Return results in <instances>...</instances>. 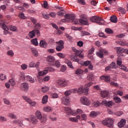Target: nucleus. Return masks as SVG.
<instances>
[{
  "instance_id": "10",
  "label": "nucleus",
  "mask_w": 128,
  "mask_h": 128,
  "mask_svg": "<svg viewBox=\"0 0 128 128\" xmlns=\"http://www.w3.org/2000/svg\"><path fill=\"white\" fill-rule=\"evenodd\" d=\"M80 102L82 104H84V106H88L89 104H90V100L84 96L80 98Z\"/></svg>"
},
{
  "instance_id": "57",
  "label": "nucleus",
  "mask_w": 128,
  "mask_h": 128,
  "mask_svg": "<svg viewBox=\"0 0 128 128\" xmlns=\"http://www.w3.org/2000/svg\"><path fill=\"white\" fill-rule=\"evenodd\" d=\"M87 78L88 80H94V74H89Z\"/></svg>"
},
{
  "instance_id": "40",
  "label": "nucleus",
  "mask_w": 128,
  "mask_h": 128,
  "mask_svg": "<svg viewBox=\"0 0 128 128\" xmlns=\"http://www.w3.org/2000/svg\"><path fill=\"white\" fill-rule=\"evenodd\" d=\"M22 98H23V100H26V102H28V104L29 102H30V100H32V99H30V98L29 97L26 96H22Z\"/></svg>"
},
{
  "instance_id": "36",
  "label": "nucleus",
  "mask_w": 128,
  "mask_h": 128,
  "mask_svg": "<svg viewBox=\"0 0 128 128\" xmlns=\"http://www.w3.org/2000/svg\"><path fill=\"white\" fill-rule=\"evenodd\" d=\"M31 42L32 44H34V46H38V39L36 38L32 39L31 40Z\"/></svg>"
},
{
  "instance_id": "48",
  "label": "nucleus",
  "mask_w": 128,
  "mask_h": 128,
  "mask_svg": "<svg viewBox=\"0 0 128 128\" xmlns=\"http://www.w3.org/2000/svg\"><path fill=\"white\" fill-rule=\"evenodd\" d=\"M120 70H124V72H128V70L126 66L124 65H121L120 67Z\"/></svg>"
},
{
  "instance_id": "51",
  "label": "nucleus",
  "mask_w": 128,
  "mask_h": 128,
  "mask_svg": "<svg viewBox=\"0 0 128 128\" xmlns=\"http://www.w3.org/2000/svg\"><path fill=\"white\" fill-rule=\"evenodd\" d=\"M18 16H19L20 18H21V20H24V18H26L24 14L22 12L19 13Z\"/></svg>"
},
{
  "instance_id": "61",
  "label": "nucleus",
  "mask_w": 128,
  "mask_h": 128,
  "mask_svg": "<svg viewBox=\"0 0 128 128\" xmlns=\"http://www.w3.org/2000/svg\"><path fill=\"white\" fill-rule=\"evenodd\" d=\"M7 54L8 56H14V52H12V50H10L8 51Z\"/></svg>"
},
{
  "instance_id": "11",
  "label": "nucleus",
  "mask_w": 128,
  "mask_h": 128,
  "mask_svg": "<svg viewBox=\"0 0 128 128\" xmlns=\"http://www.w3.org/2000/svg\"><path fill=\"white\" fill-rule=\"evenodd\" d=\"M24 120L22 119H18L12 121V124H18V126L22 128L24 126Z\"/></svg>"
},
{
  "instance_id": "50",
  "label": "nucleus",
  "mask_w": 128,
  "mask_h": 128,
  "mask_svg": "<svg viewBox=\"0 0 128 128\" xmlns=\"http://www.w3.org/2000/svg\"><path fill=\"white\" fill-rule=\"evenodd\" d=\"M40 24L38 23L36 24L34 26V30H40Z\"/></svg>"
},
{
  "instance_id": "3",
  "label": "nucleus",
  "mask_w": 128,
  "mask_h": 128,
  "mask_svg": "<svg viewBox=\"0 0 128 128\" xmlns=\"http://www.w3.org/2000/svg\"><path fill=\"white\" fill-rule=\"evenodd\" d=\"M90 20L92 22H96V24L100 26H102V24H104V20L102 18L98 16H92L90 18Z\"/></svg>"
},
{
  "instance_id": "47",
  "label": "nucleus",
  "mask_w": 128,
  "mask_h": 128,
  "mask_svg": "<svg viewBox=\"0 0 128 128\" xmlns=\"http://www.w3.org/2000/svg\"><path fill=\"white\" fill-rule=\"evenodd\" d=\"M8 82L12 86H16V82H14V79H10Z\"/></svg>"
},
{
  "instance_id": "16",
  "label": "nucleus",
  "mask_w": 128,
  "mask_h": 128,
  "mask_svg": "<svg viewBox=\"0 0 128 128\" xmlns=\"http://www.w3.org/2000/svg\"><path fill=\"white\" fill-rule=\"evenodd\" d=\"M81 18L84 19L80 20V24H85V26L88 25V20L86 19V16L85 15H82Z\"/></svg>"
},
{
  "instance_id": "22",
  "label": "nucleus",
  "mask_w": 128,
  "mask_h": 128,
  "mask_svg": "<svg viewBox=\"0 0 128 128\" xmlns=\"http://www.w3.org/2000/svg\"><path fill=\"white\" fill-rule=\"evenodd\" d=\"M47 62H51L50 64H54V61L56 60V59L54 58V57L52 56H48L46 58Z\"/></svg>"
},
{
  "instance_id": "34",
  "label": "nucleus",
  "mask_w": 128,
  "mask_h": 128,
  "mask_svg": "<svg viewBox=\"0 0 128 128\" xmlns=\"http://www.w3.org/2000/svg\"><path fill=\"white\" fill-rule=\"evenodd\" d=\"M118 12H121V14H124L126 12V10H124V8L122 7H120L119 8H118Z\"/></svg>"
},
{
  "instance_id": "60",
  "label": "nucleus",
  "mask_w": 128,
  "mask_h": 128,
  "mask_svg": "<svg viewBox=\"0 0 128 128\" xmlns=\"http://www.w3.org/2000/svg\"><path fill=\"white\" fill-rule=\"evenodd\" d=\"M29 104L31 106H36V102H32V100H30V102H28Z\"/></svg>"
},
{
  "instance_id": "30",
  "label": "nucleus",
  "mask_w": 128,
  "mask_h": 128,
  "mask_svg": "<svg viewBox=\"0 0 128 128\" xmlns=\"http://www.w3.org/2000/svg\"><path fill=\"white\" fill-rule=\"evenodd\" d=\"M31 52L34 54V56H38V50H36V48H32Z\"/></svg>"
},
{
  "instance_id": "46",
  "label": "nucleus",
  "mask_w": 128,
  "mask_h": 128,
  "mask_svg": "<svg viewBox=\"0 0 128 128\" xmlns=\"http://www.w3.org/2000/svg\"><path fill=\"white\" fill-rule=\"evenodd\" d=\"M45 70H47V73L48 72H52L56 70L55 69H54V68H52V67H47V68H45Z\"/></svg>"
},
{
  "instance_id": "6",
  "label": "nucleus",
  "mask_w": 128,
  "mask_h": 128,
  "mask_svg": "<svg viewBox=\"0 0 128 128\" xmlns=\"http://www.w3.org/2000/svg\"><path fill=\"white\" fill-rule=\"evenodd\" d=\"M68 84V80H66V79L61 78L59 79L56 81V84L59 86L64 88Z\"/></svg>"
},
{
  "instance_id": "35",
  "label": "nucleus",
  "mask_w": 128,
  "mask_h": 128,
  "mask_svg": "<svg viewBox=\"0 0 128 128\" xmlns=\"http://www.w3.org/2000/svg\"><path fill=\"white\" fill-rule=\"evenodd\" d=\"M118 18L116 16H112L110 18V20L112 22H118L117 20Z\"/></svg>"
},
{
  "instance_id": "1",
  "label": "nucleus",
  "mask_w": 128,
  "mask_h": 128,
  "mask_svg": "<svg viewBox=\"0 0 128 128\" xmlns=\"http://www.w3.org/2000/svg\"><path fill=\"white\" fill-rule=\"evenodd\" d=\"M94 84V83L92 82H90L89 83H88L86 85L85 88H84L82 86H81L78 88V92L80 94H88V88L90 86H92Z\"/></svg>"
},
{
  "instance_id": "14",
  "label": "nucleus",
  "mask_w": 128,
  "mask_h": 128,
  "mask_svg": "<svg viewBox=\"0 0 128 128\" xmlns=\"http://www.w3.org/2000/svg\"><path fill=\"white\" fill-rule=\"evenodd\" d=\"M21 90L24 92H28V84L26 82L22 83L20 86Z\"/></svg>"
},
{
  "instance_id": "18",
  "label": "nucleus",
  "mask_w": 128,
  "mask_h": 128,
  "mask_svg": "<svg viewBox=\"0 0 128 128\" xmlns=\"http://www.w3.org/2000/svg\"><path fill=\"white\" fill-rule=\"evenodd\" d=\"M29 68H36L38 70H40V62H37L36 64L34 62H30L28 65Z\"/></svg>"
},
{
  "instance_id": "25",
  "label": "nucleus",
  "mask_w": 128,
  "mask_h": 128,
  "mask_svg": "<svg viewBox=\"0 0 128 128\" xmlns=\"http://www.w3.org/2000/svg\"><path fill=\"white\" fill-rule=\"evenodd\" d=\"M117 44H120L122 46H128V43L126 42L120 41V40H116V42Z\"/></svg>"
},
{
  "instance_id": "9",
  "label": "nucleus",
  "mask_w": 128,
  "mask_h": 128,
  "mask_svg": "<svg viewBox=\"0 0 128 128\" xmlns=\"http://www.w3.org/2000/svg\"><path fill=\"white\" fill-rule=\"evenodd\" d=\"M116 68V64L114 62H112L110 66H107L105 68V71L106 72H108L109 70L110 72L112 70Z\"/></svg>"
},
{
  "instance_id": "5",
  "label": "nucleus",
  "mask_w": 128,
  "mask_h": 128,
  "mask_svg": "<svg viewBox=\"0 0 128 128\" xmlns=\"http://www.w3.org/2000/svg\"><path fill=\"white\" fill-rule=\"evenodd\" d=\"M102 124L104 126H106L108 128H114V120L107 118L102 121Z\"/></svg>"
},
{
  "instance_id": "21",
  "label": "nucleus",
  "mask_w": 128,
  "mask_h": 128,
  "mask_svg": "<svg viewBox=\"0 0 128 128\" xmlns=\"http://www.w3.org/2000/svg\"><path fill=\"white\" fill-rule=\"evenodd\" d=\"M100 78L106 82H110V76H100Z\"/></svg>"
},
{
  "instance_id": "62",
  "label": "nucleus",
  "mask_w": 128,
  "mask_h": 128,
  "mask_svg": "<svg viewBox=\"0 0 128 128\" xmlns=\"http://www.w3.org/2000/svg\"><path fill=\"white\" fill-rule=\"evenodd\" d=\"M0 80H6V75H4V74H0Z\"/></svg>"
},
{
  "instance_id": "33",
  "label": "nucleus",
  "mask_w": 128,
  "mask_h": 128,
  "mask_svg": "<svg viewBox=\"0 0 128 128\" xmlns=\"http://www.w3.org/2000/svg\"><path fill=\"white\" fill-rule=\"evenodd\" d=\"M44 112H50L52 111V108L49 106L44 107Z\"/></svg>"
},
{
  "instance_id": "52",
  "label": "nucleus",
  "mask_w": 128,
  "mask_h": 128,
  "mask_svg": "<svg viewBox=\"0 0 128 128\" xmlns=\"http://www.w3.org/2000/svg\"><path fill=\"white\" fill-rule=\"evenodd\" d=\"M52 98H58V93H52L51 94Z\"/></svg>"
},
{
  "instance_id": "20",
  "label": "nucleus",
  "mask_w": 128,
  "mask_h": 128,
  "mask_svg": "<svg viewBox=\"0 0 128 128\" xmlns=\"http://www.w3.org/2000/svg\"><path fill=\"white\" fill-rule=\"evenodd\" d=\"M30 122L32 124H38V118L36 116L34 115H31L30 116Z\"/></svg>"
},
{
  "instance_id": "32",
  "label": "nucleus",
  "mask_w": 128,
  "mask_h": 128,
  "mask_svg": "<svg viewBox=\"0 0 128 128\" xmlns=\"http://www.w3.org/2000/svg\"><path fill=\"white\" fill-rule=\"evenodd\" d=\"M66 14V11L64 10H61L60 11L58 12H57V15L59 16H64V14Z\"/></svg>"
},
{
  "instance_id": "17",
  "label": "nucleus",
  "mask_w": 128,
  "mask_h": 128,
  "mask_svg": "<svg viewBox=\"0 0 128 128\" xmlns=\"http://www.w3.org/2000/svg\"><path fill=\"white\" fill-rule=\"evenodd\" d=\"M72 92L73 94H76V92H78V94H80V92H78V89H72L71 90L66 91L64 92V94L65 96H70V94Z\"/></svg>"
},
{
  "instance_id": "58",
  "label": "nucleus",
  "mask_w": 128,
  "mask_h": 128,
  "mask_svg": "<svg viewBox=\"0 0 128 128\" xmlns=\"http://www.w3.org/2000/svg\"><path fill=\"white\" fill-rule=\"evenodd\" d=\"M91 62H90V61L86 60L82 64V66H88L90 64Z\"/></svg>"
},
{
  "instance_id": "63",
  "label": "nucleus",
  "mask_w": 128,
  "mask_h": 128,
  "mask_svg": "<svg viewBox=\"0 0 128 128\" xmlns=\"http://www.w3.org/2000/svg\"><path fill=\"white\" fill-rule=\"evenodd\" d=\"M49 16L51 18H55L56 16V12H51L49 14Z\"/></svg>"
},
{
  "instance_id": "19",
  "label": "nucleus",
  "mask_w": 128,
  "mask_h": 128,
  "mask_svg": "<svg viewBox=\"0 0 128 128\" xmlns=\"http://www.w3.org/2000/svg\"><path fill=\"white\" fill-rule=\"evenodd\" d=\"M102 104H104L106 106H108V108H112V106H114V102L112 101H106V100H103L102 102Z\"/></svg>"
},
{
  "instance_id": "26",
  "label": "nucleus",
  "mask_w": 128,
  "mask_h": 128,
  "mask_svg": "<svg viewBox=\"0 0 128 128\" xmlns=\"http://www.w3.org/2000/svg\"><path fill=\"white\" fill-rule=\"evenodd\" d=\"M63 104H65V106H68L70 104V98L68 97H66L62 98Z\"/></svg>"
},
{
  "instance_id": "28",
  "label": "nucleus",
  "mask_w": 128,
  "mask_h": 128,
  "mask_svg": "<svg viewBox=\"0 0 128 128\" xmlns=\"http://www.w3.org/2000/svg\"><path fill=\"white\" fill-rule=\"evenodd\" d=\"M26 80L30 82V84H34L36 82L34 79L30 76H26Z\"/></svg>"
},
{
  "instance_id": "45",
  "label": "nucleus",
  "mask_w": 128,
  "mask_h": 128,
  "mask_svg": "<svg viewBox=\"0 0 128 128\" xmlns=\"http://www.w3.org/2000/svg\"><path fill=\"white\" fill-rule=\"evenodd\" d=\"M66 64H67V66L70 68H72L74 67L72 66V62L68 60H66L65 61Z\"/></svg>"
},
{
  "instance_id": "53",
  "label": "nucleus",
  "mask_w": 128,
  "mask_h": 128,
  "mask_svg": "<svg viewBox=\"0 0 128 128\" xmlns=\"http://www.w3.org/2000/svg\"><path fill=\"white\" fill-rule=\"evenodd\" d=\"M20 78L21 80H26V76H24V73L21 72L20 74Z\"/></svg>"
},
{
  "instance_id": "13",
  "label": "nucleus",
  "mask_w": 128,
  "mask_h": 128,
  "mask_svg": "<svg viewBox=\"0 0 128 128\" xmlns=\"http://www.w3.org/2000/svg\"><path fill=\"white\" fill-rule=\"evenodd\" d=\"M64 110L67 114H72V116H76V110H72V109L68 107L64 108Z\"/></svg>"
},
{
  "instance_id": "4",
  "label": "nucleus",
  "mask_w": 128,
  "mask_h": 128,
  "mask_svg": "<svg viewBox=\"0 0 128 128\" xmlns=\"http://www.w3.org/2000/svg\"><path fill=\"white\" fill-rule=\"evenodd\" d=\"M65 18L67 20H70L74 24H78L80 20L76 18V15L74 14H66L64 16Z\"/></svg>"
},
{
  "instance_id": "55",
  "label": "nucleus",
  "mask_w": 128,
  "mask_h": 128,
  "mask_svg": "<svg viewBox=\"0 0 128 128\" xmlns=\"http://www.w3.org/2000/svg\"><path fill=\"white\" fill-rule=\"evenodd\" d=\"M42 6L44 8H48V2L44 1V4L42 5Z\"/></svg>"
},
{
  "instance_id": "27",
  "label": "nucleus",
  "mask_w": 128,
  "mask_h": 128,
  "mask_svg": "<svg viewBox=\"0 0 128 128\" xmlns=\"http://www.w3.org/2000/svg\"><path fill=\"white\" fill-rule=\"evenodd\" d=\"M114 50H116L117 54H122V52H124V49L122 48L116 47Z\"/></svg>"
},
{
  "instance_id": "24",
  "label": "nucleus",
  "mask_w": 128,
  "mask_h": 128,
  "mask_svg": "<svg viewBox=\"0 0 128 128\" xmlns=\"http://www.w3.org/2000/svg\"><path fill=\"white\" fill-rule=\"evenodd\" d=\"M74 52L76 56H79V58H84V55L82 54V51L76 50V48H74Z\"/></svg>"
},
{
  "instance_id": "38",
  "label": "nucleus",
  "mask_w": 128,
  "mask_h": 128,
  "mask_svg": "<svg viewBox=\"0 0 128 128\" xmlns=\"http://www.w3.org/2000/svg\"><path fill=\"white\" fill-rule=\"evenodd\" d=\"M48 95L44 96L42 98V104H46V102H48Z\"/></svg>"
},
{
  "instance_id": "49",
  "label": "nucleus",
  "mask_w": 128,
  "mask_h": 128,
  "mask_svg": "<svg viewBox=\"0 0 128 128\" xmlns=\"http://www.w3.org/2000/svg\"><path fill=\"white\" fill-rule=\"evenodd\" d=\"M82 72H84V70L82 69H78L75 72V74H82Z\"/></svg>"
},
{
  "instance_id": "7",
  "label": "nucleus",
  "mask_w": 128,
  "mask_h": 128,
  "mask_svg": "<svg viewBox=\"0 0 128 128\" xmlns=\"http://www.w3.org/2000/svg\"><path fill=\"white\" fill-rule=\"evenodd\" d=\"M56 44H58L56 46V50H57V52H61L62 48H64V40H60L59 42H56Z\"/></svg>"
},
{
  "instance_id": "44",
  "label": "nucleus",
  "mask_w": 128,
  "mask_h": 128,
  "mask_svg": "<svg viewBox=\"0 0 128 128\" xmlns=\"http://www.w3.org/2000/svg\"><path fill=\"white\" fill-rule=\"evenodd\" d=\"M50 90V88L46 86H44L42 88V92H48V90Z\"/></svg>"
},
{
  "instance_id": "54",
  "label": "nucleus",
  "mask_w": 128,
  "mask_h": 128,
  "mask_svg": "<svg viewBox=\"0 0 128 128\" xmlns=\"http://www.w3.org/2000/svg\"><path fill=\"white\" fill-rule=\"evenodd\" d=\"M114 102H116L117 104H120V102H121V100H120V98H118V97H115L114 98Z\"/></svg>"
},
{
  "instance_id": "29",
  "label": "nucleus",
  "mask_w": 128,
  "mask_h": 128,
  "mask_svg": "<svg viewBox=\"0 0 128 128\" xmlns=\"http://www.w3.org/2000/svg\"><path fill=\"white\" fill-rule=\"evenodd\" d=\"M126 124V120L122 119L118 123V126L119 128H122Z\"/></svg>"
},
{
  "instance_id": "12",
  "label": "nucleus",
  "mask_w": 128,
  "mask_h": 128,
  "mask_svg": "<svg viewBox=\"0 0 128 128\" xmlns=\"http://www.w3.org/2000/svg\"><path fill=\"white\" fill-rule=\"evenodd\" d=\"M40 30H33L32 32H30L28 34L30 38H33L34 36H36V34H37V36H40Z\"/></svg>"
},
{
  "instance_id": "8",
  "label": "nucleus",
  "mask_w": 128,
  "mask_h": 128,
  "mask_svg": "<svg viewBox=\"0 0 128 128\" xmlns=\"http://www.w3.org/2000/svg\"><path fill=\"white\" fill-rule=\"evenodd\" d=\"M108 51L104 49L101 48L98 52H96V55L100 58H104V54H106Z\"/></svg>"
},
{
  "instance_id": "15",
  "label": "nucleus",
  "mask_w": 128,
  "mask_h": 128,
  "mask_svg": "<svg viewBox=\"0 0 128 128\" xmlns=\"http://www.w3.org/2000/svg\"><path fill=\"white\" fill-rule=\"evenodd\" d=\"M0 26H2V30H4V34H10L8 32V28L4 23H0Z\"/></svg>"
},
{
  "instance_id": "23",
  "label": "nucleus",
  "mask_w": 128,
  "mask_h": 128,
  "mask_svg": "<svg viewBox=\"0 0 128 128\" xmlns=\"http://www.w3.org/2000/svg\"><path fill=\"white\" fill-rule=\"evenodd\" d=\"M40 46L43 48H46L48 46V43L44 40H42L40 41L39 44Z\"/></svg>"
},
{
  "instance_id": "59",
  "label": "nucleus",
  "mask_w": 128,
  "mask_h": 128,
  "mask_svg": "<svg viewBox=\"0 0 128 128\" xmlns=\"http://www.w3.org/2000/svg\"><path fill=\"white\" fill-rule=\"evenodd\" d=\"M90 34L88 32L83 31L82 32V36H90Z\"/></svg>"
},
{
  "instance_id": "2",
  "label": "nucleus",
  "mask_w": 128,
  "mask_h": 128,
  "mask_svg": "<svg viewBox=\"0 0 128 128\" xmlns=\"http://www.w3.org/2000/svg\"><path fill=\"white\" fill-rule=\"evenodd\" d=\"M36 116L42 124H44L46 122V115L44 114L42 116V112L39 110L36 111Z\"/></svg>"
},
{
  "instance_id": "39",
  "label": "nucleus",
  "mask_w": 128,
  "mask_h": 128,
  "mask_svg": "<svg viewBox=\"0 0 128 128\" xmlns=\"http://www.w3.org/2000/svg\"><path fill=\"white\" fill-rule=\"evenodd\" d=\"M98 113L94 111H92L90 113V116H91L92 118H96V117L98 116Z\"/></svg>"
},
{
  "instance_id": "64",
  "label": "nucleus",
  "mask_w": 128,
  "mask_h": 128,
  "mask_svg": "<svg viewBox=\"0 0 128 128\" xmlns=\"http://www.w3.org/2000/svg\"><path fill=\"white\" fill-rule=\"evenodd\" d=\"M116 64L118 66H122V61L120 59L118 58L116 61Z\"/></svg>"
},
{
  "instance_id": "42",
  "label": "nucleus",
  "mask_w": 128,
  "mask_h": 128,
  "mask_svg": "<svg viewBox=\"0 0 128 128\" xmlns=\"http://www.w3.org/2000/svg\"><path fill=\"white\" fill-rule=\"evenodd\" d=\"M105 32L108 34H114V31H112V30L110 28H106L105 29Z\"/></svg>"
},
{
  "instance_id": "37",
  "label": "nucleus",
  "mask_w": 128,
  "mask_h": 128,
  "mask_svg": "<svg viewBox=\"0 0 128 128\" xmlns=\"http://www.w3.org/2000/svg\"><path fill=\"white\" fill-rule=\"evenodd\" d=\"M12 30V32H16L18 30V28L16 26H9V28H8V30Z\"/></svg>"
},
{
  "instance_id": "56",
  "label": "nucleus",
  "mask_w": 128,
  "mask_h": 128,
  "mask_svg": "<svg viewBox=\"0 0 128 128\" xmlns=\"http://www.w3.org/2000/svg\"><path fill=\"white\" fill-rule=\"evenodd\" d=\"M69 120L70 122H78V120L76 119V118H70Z\"/></svg>"
},
{
  "instance_id": "43",
  "label": "nucleus",
  "mask_w": 128,
  "mask_h": 128,
  "mask_svg": "<svg viewBox=\"0 0 128 128\" xmlns=\"http://www.w3.org/2000/svg\"><path fill=\"white\" fill-rule=\"evenodd\" d=\"M8 117L10 118H13L14 120H16V116L13 113H10L8 114Z\"/></svg>"
},
{
  "instance_id": "41",
  "label": "nucleus",
  "mask_w": 128,
  "mask_h": 128,
  "mask_svg": "<svg viewBox=\"0 0 128 128\" xmlns=\"http://www.w3.org/2000/svg\"><path fill=\"white\" fill-rule=\"evenodd\" d=\"M48 74V71L44 69V70L39 72L38 74L40 76H46Z\"/></svg>"
},
{
  "instance_id": "31",
  "label": "nucleus",
  "mask_w": 128,
  "mask_h": 128,
  "mask_svg": "<svg viewBox=\"0 0 128 128\" xmlns=\"http://www.w3.org/2000/svg\"><path fill=\"white\" fill-rule=\"evenodd\" d=\"M100 96L102 98H108V92L102 91L100 93Z\"/></svg>"
}]
</instances>
